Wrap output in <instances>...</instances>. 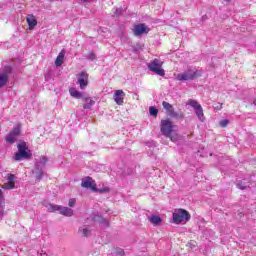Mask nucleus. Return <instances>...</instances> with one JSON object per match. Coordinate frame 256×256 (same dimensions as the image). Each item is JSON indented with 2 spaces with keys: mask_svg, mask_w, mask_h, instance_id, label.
I'll list each match as a JSON object with an SVG mask.
<instances>
[{
  "mask_svg": "<svg viewBox=\"0 0 256 256\" xmlns=\"http://www.w3.org/2000/svg\"><path fill=\"white\" fill-rule=\"evenodd\" d=\"M3 201H5V196H3V190H0V205H3Z\"/></svg>",
  "mask_w": 256,
  "mask_h": 256,
  "instance_id": "nucleus-31",
  "label": "nucleus"
},
{
  "mask_svg": "<svg viewBox=\"0 0 256 256\" xmlns=\"http://www.w3.org/2000/svg\"><path fill=\"white\" fill-rule=\"evenodd\" d=\"M101 192L107 193L109 191V188H104L103 190H100Z\"/></svg>",
  "mask_w": 256,
  "mask_h": 256,
  "instance_id": "nucleus-34",
  "label": "nucleus"
},
{
  "mask_svg": "<svg viewBox=\"0 0 256 256\" xmlns=\"http://www.w3.org/2000/svg\"><path fill=\"white\" fill-rule=\"evenodd\" d=\"M161 67H163V62H161L159 59H155L148 63L149 70H151L153 73H156V75L163 77L165 75V70H163Z\"/></svg>",
  "mask_w": 256,
  "mask_h": 256,
  "instance_id": "nucleus-8",
  "label": "nucleus"
},
{
  "mask_svg": "<svg viewBox=\"0 0 256 256\" xmlns=\"http://www.w3.org/2000/svg\"><path fill=\"white\" fill-rule=\"evenodd\" d=\"M48 211H50V213L59 211L60 215H63L64 217H73L74 215L73 209L57 204H49Z\"/></svg>",
  "mask_w": 256,
  "mask_h": 256,
  "instance_id": "nucleus-4",
  "label": "nucleus"
},
{
  "mask_svg": "<svg viewBox=\"0 0 256 256\" xmlns=\"http://www.w3.org/2000/svg\"><path fill=\"white\" fill-rule=\"evenodd\" d=\"M17 148L18 152L14 156L15 161H21V159H29L31 157V150H29L25 141L19 142Z\"/></svg>",
  "mask_w": 256,
  "mask_h": 256,
  "instance_id": "nucleus-2",
  "label": "nucleus"
},
{
  "mask_svg": "<svg viewBox=\"0 0 256 256\" xmlns=\"http://www.w3.org/2000/svg\"><path fill=\"white\" fill-rule=\"evenodd\" d=\"M253 104L256 105V99L253 101Z\"/></svg>",
  "mask_w": 256,
  "mask_h": 256,
  "instance_id": "nucleus-36",
  "label": "nucleus"
},
{
  "mask_svg": "<svg viewBox=\"0 0 256 256\" xmlns=\"http://www.w3.org/2000/svg\"><path fill=\"white\" fill-rule=\"evenodd\" d=\"M15 188V182H8L4 184V189H14Z\"/></svg>",
  "mask_w": 256,
  "mask_h": 256,
  "instance_id": "nucleus-24",
  "label": "nucleus"
},
{
  "mask_svg": "<svg viewBox=\"0 0 256 256\" xmlns=\"http://www.w3.org/2000/svg\"><path fill=\"white\" fill-rule=\"evenodd\" d=\"M149 113L150 115H152V117H157L159 110H157V108L152 106L149 108Z\"/></svg>",
  "mask_w": 256,
  "mask_h": 256,
  "instance_id": "nucleus-23",
  "label": "nucleus"
},
{
  "mask_svg": "<svg viewBox=\"0 0 256 256\" xmlns=\"http://www.w3.org/2000/svg\"><path fill=\"white\" fill-rule=\"evenodd\" d=\"M114 255H121V256H123V255H125V251H123V249L119 248L118 250H116L114 252Z\"/></svg>",
  "mask_w": 256,
  "mask_h": 256,
  "instance_id": "nucleus-30",
  "label": "nucleus"
},
{
  "mask_svg": "<svg viewBox=\"0 0 256 256\" xmlns=\"http://www.w3.org/2000/svg\"><path fill=\"white\" fill-rule=\"evenodd\" d=\"M95 105V102L91 100L90 98L85 99V104L83 105V109H89L90 107H93Z\"/></svg>",
  "mask_w": 256,
  "mask_h": 256,
  "instance_id": "nucleus-21",
  "label": "nucleus"
},
{
  "mask_svg": "<svg viewBox=\"0 0 256 256\" xmlns=\"http://www.w3.org/2000/svg\"><path fill=\"white\" fill-rule=\"evenodd\" d=\"M4 215H5V205L0 204V219H3Z\"/></svg>",
  "mask_w": 256,
  "mask_h": 256,
  "instance_id": "nucleus-25",
  "label": "nucleus"
},
{
  "mask_svg": "<svg viewBox=\"0 0 256 256\" xmlns=\"http://www.w3.org/2000/svg\"><path fill=\"white\" fill-rule=\"evenodd\" d=\"M29 29H35L37 27V18L33 14H30L26 17Z\"/></svg>",
  "mask_w": 256,
  "mask_h": 256,
  "instance_id": "nucleus-16",
  "label": "nucleus"
},
{
  "mask_svg": "<svg viewBox=\"0 0 256 256\" xmlns=\"http://www.w3.org/2000/svg\"><path fill=\"white\" fill-rule=\"evenodd\" d=\"M81 186L84 187V189H90L91 191H94L95 193L99 191L97 189V185L95 184V180L91 177H86L82 179Z\"/></svg>",
  "mask_w": 256,
  "mask_h": 256,
  "instance_id": "nucleus-12",
  "label": "nucleus"
},
{
  "mask_svg": "<svg viewBox=\"0 0 256 256\" xmlns=\"http://www.w3.org/2000/svg\"><path fill=\"white\" fill-rule=\"evenodd\" d=\"M69 93H70L71 97H73L74 99H83V93L79 92L75 88H71L69 90Z\"/></svg>",
  "mask_w": 256,
  "mask_h": 256,
  "instance_id": "nucleus-20",
  "label": "nucleus"
},
{
  "mask_svg": "<svg viewBox=\"0 0 256 256\" xmlns=\"http://www.w3.org/2000/svg\"><path fill=\"white\" fill-rule=\"evenodd\" d=\"M64 61H65V51L62 50L56 58V61H55L56 67H61V65H63Z\"/></svg>",
  "mask_w": 256,
  "mask_h": 256,
  "instance_id": "nucleus-18",
  "label": "nucleus"
},
{
  "mask_svg": "<svg viewBox=\"0 0 256 256\" xmlns=\"http://www.w3.org/2000/svg\"><path fill=\"white\" fill-rule=\"evenodd\" d=\"M77 203V200L75 198H71L69 201H68V205L70 207H75V204Z\"/></svg>",
  "mask_w": 256,
  "mask_h": 256,
  "instance_id": "nucleus-29",
  "label": "nucleus"
},
{
  "mask_svg": "<svg viewBox=\"0 0 256 256\" xmlns=\"http://www.w3.org/2000/svg\"><path fill=\"white\" fill-rule=\"evenodd\" d=\"M21 135V124H17L13 130L6 136V143L13 144Z\"/></svg>",
  "mask_w": 256,
  "mask_h": 256,
  "instance_id": "nucleus-10",
  "label": "nucleus"
},
{
  "mask_svg": "<svg viewBox=\"0 0 256 256\" xmlns=\"http://www.w3.org/2000/svg\"><path fill=\"white\" fill-rule=\"evenodd\" d=\"M220 127H227V125H229V120L224 119L220 121Z\"/></svg>",
  "mask_w": 256,
  "mask_h": 256,
  "instance_id": "nucleus-28",
  "label": "nucleus"
},
{
  "mask_svg": "<svg viewBox=\"0 0 256 256\" xmlns=\"http://www.w3.org/2000/svg\"><path fill=\"white\" fill-rule=\"evenodd\" d=\"M237 186H238L239 189H242V190H243V189H247V186H243V185H241L240 183H238Z\"/></svg>",
  "mask_w": 256,
  "mask_h": 256,
  "instance_id": "nucleus-33",
  "label": "nucleus"
},
{
  "mask_svg": "<svg viewBox=\"0 0 256 256\" xmlns=\"http://www.w3.org/2000/svg\"><path fill=\"white\" fill-rule=\"evenodd\" d=\"M173 223L176 225H185L191 220V214L185 209H175L172 214Z\"/></svg>",
  "mask_w": 256,
  "mask_h": 256,
  "instance_id": "nucleus-1",
  "label": "nucleus"
},
{
  "mask_svg": "<svg viewBox=\"0 0 256 256\" xmlns=\"http://www.w3.org/2000/svg\"><path fill=\"white\" fill-rule=\"evenodd\" d=\"M78 84L80 85V89H86L87 85H89V74L87 72H81L78 75Z\"/></svg>",
  "mask_w": 256,
  "mask_h": 256,
  "instance_id": "nucleus-13",
  "label": "nucleus"
},
{
  "mask_svg": "<svg viewBox=\"0 0 256 256\" xmlns=\"http://www.w3.org/2000/svg\"><path fill=\"white\" fill-rule=\"evenodd\" d=\"M102 221H104V223H107V220L102 219Z\"/></svg>",
  "mask_w": 256,
  "mask_h": 256,
  "instance_id": "nucleus-37",
  "label": "nucleus"
},
{
  "mask_svg": "<svg viewBox=\"0 0 256 256\" xmlns=\"http://www.w3.org/2000/svg\"><path fill=\"white\" fill-rule=\"evenodd\" d=\"M80 1H82V3H87V1H89V0H80Z\"/></svg>",
  "mask_w": 256,
  "mask_h": 256,
  "instance_id": "nucleus-35",
  "label": "nucleus"
},
{
  "mask_svg": "<svg viewBox=\"0 0 256 256\" xmlns=\"http://www.w3.org/2000/svg\"><path fill=\"white\" fill-rule=\"evenodd\" d=\"M87 59H89V61H94V59H97V56L95 55V53L90 52L87 55Z\"/></svg>",
  "mask_w": 256,
  "mask_h": 256,
  "instance_id": "nucleus-26",
  "label": "nucleus"
},
{
  "mask_svg": "<svg viewBox=\"0 0 256 256\" xmlns=\"http://www.w3.org/2000/svg\"><path fill=\"white\" fill-rule=\"evenodd\" d=\"M46 163L47 157L45 156L40 157L38 162H36L33 173L36 175L37 181H41V179H43Z\"/></svg>",
  "mask_w": 256,
  "mask_h": 256,
  "instance_id": "nucleus-3",
  "label": "nucleus"
},
{
  "mask_svg": "<svg viewBox=\"0 0 256 256\" xmlns=\"http://www.w3.org/2000/svg\"><path fill=\"white\" fill-rule=\"evenodd\" d=\"M173 129H175V125L169 119L162 120L160 124V131L164 137H171V133H173Z\"/></svg>",
  "mask_w": 256,
  "mask_h": 256,
  "instance_id": "nucleus-7",
  "label": "nucleus"
},
{
  "mask_svg": "<svg viewBox=\"0 0 256 256\" xmlns=\"http://www.w3.org/2000/svg\"><path fill=\"white\" fill-rule=\"evenodd\" d=\"M148 221H150V223L152 225H154L155 227H157V225H161V223L163 222V220L161 219V217L159 215L149 216Z\"/></svg>",
  "mask_w": 256,
  "mask_h": 256,
  "instance_id": "nucleus-17",
  "label": "nucleus"
},
{
  "mask_svg": "<svg viewBox=\"0 0 256 256\" xmlns=\"http://www.w3.org/2000/svg\"><path fill=\"white\" fill-rule=\"evenodd\" d=\"M197 77H201V72L192 69H188L187 71L177 75L178 81H193V79H197Z\"/></svg>",
  "mask_w": 256,
  "mask_h": 256,
  "instance_id": "nucleus-5",
  "label": "nucleus"
},
{
  "mask_svg": "<svg viewBox=\"0 0 256 256\" xmlns=\"http://www.w3.org/2000/svg\"><path fill=\"white\" fill-rule=\"evenodd\" d=\"M168 139H170V141H173V143H176V141H179V139H181V136H179V134L175 133V134H170V136H166Z\"/></svg>",
  "mask_w": 256,
  "mask_h": 256,
  "instance_id": "nucleus-22",
  "label": "nucleus"
},
{
  "mask_svg": "<svg viewBox=\"0 0 256 256\" xmlns=\"http://www.w3.org/2000/svg\"><path fill=\"white\" fill-rule=\"evenodd\" d=\"M79 235L82 237H89L91 235V230L87 226L80 227L78 230Z\"/></svg>",
  "mask_w": 256,
  "mask_h": 256,
  "instance_id": "nucleus-19",
  "label": "nucleus"
},
{
  "mask_svg": "<svg viewBox=\"0 0 256 256\" xmlns=\"http://www.w3.org/2000/svg\"><path fill=\"white\" fill-rule=\"evenodd\" d=\"M7 180H8V183H15V175L8 174Z\"/></svg>",
  "mask_w": 256,
  "mask_h": 256,
  "instance_id": "nucleus-27",
  "label": "nucleus"
},
{
  "mask_svg": "<svg viewBox=\"0 0 256 256\" xmlns=\"http://www.w3.org/2000/svg\"><path fill=\"white\" fill-rule=\"evenodd\" d=\"M215 109H216L217 111L223 109V104L218 103L217 106H215Z\"/></svg>",
  "mask_w": 256,
  "mask_h": 256,
  "instance_id": "nucleus-32",
  "label": "nucleus"
},
{
  "mask_svg": "<svg viewBox=\"0 0 256 256\" xmlns=\"http://www.w3.org/2000/svg\"><path fill=\"white\" fill-rule=\"evenodd\" d=\"M162 107L165 109L167 115L173 119H183L185 117L183 113L175 112V108H173V105L169 104V102L163 101Z\"/></svg>",
  "mask_w": 256,
  "mask_h": 256,
  "instance_id": "nucleus-9",
  "label": "nucleus"
},
{
  "mask_svg": "<svg viewBox=\"0 0 256 256\" xmlns=\"http://www.w3.org/2000/svg\"><path fill=\"white\" fill-rule=\"evenodd\" d=\"M125 99V92L123 90H116L114 93V101L117 105H123Z\"/></svg>",
  "mask_w": 256,
  "mask_h": 256,
  "instance_id": "nucleus-15",
  "label": "nucleus"
},
{
  "mask_svg": "<svg viewBox=\"0 0 256 256\" xmlns=\"http://www.w3.org/2000/svg\"><path fill=\"white\" fill-rule=\"evenodd\" d=\"M133 33L136 37H139L149 33V28L145 24H138L134 26Z\"/></svg>",
  "mask_w": 256,
  "mask_h": 256,
  "instance_id": "nucleus-14",
  "label": "nucleus"
},
{
  "mask_svg": "<svg viewBox=\"0 0 256 256\" xmlns=\"http://www.w3.org/2000/svg\"><path fill=\"white\" fill-rule=\"evenodd\" d=\"M11 66H5L3 72H0V89L5 87L9 81V75H11Z\"/></svg>",
  "mask_w": 256,
  "mask_h": 256,
  "instance_id": "nucleus-11",
  "label": "nucleus"
},
{
  "mask_svg": "<svg viewBox=\"0 0 256 256\" xmlns=\"http://www.w3.org/2000/svg\"><path fill=\"white\" fill-rule=\"evenodd\" d=\"M186 105H190L195 110L196 116L198 117L199 121L203 123L205 121V114L203 113V107L197 100L190 99L187 101Z\"/></svg>",
  "mask_w": 256,
  "mask_h": 256,
  "instance_id": "nucleus-6",
  "label": "nucleus"
}]
</instances>
